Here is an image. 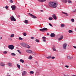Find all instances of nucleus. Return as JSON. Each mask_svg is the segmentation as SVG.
Instances as JSON below:
<instances>
[{"instance_id":"1","label":"nucleus","mask_w":76,"mask_h":76,"mask_svg":"<svg viewBox=\"0 0 76 76\" xmlns=\"http://www.w3.org/2000/svg\"><path fill=\"white\" fill-rule=\"evenodd\" d=\"M21 46L24 48H26L27 45V44L25 43H20Z\"/></svg>"},{"instance_id":"2","label":"nucleus","mask_w":76,"mask_h":76,"mask_svg":"<svg viewBox=\"0 0 76 76\" xmlns=\"http://www.w3.org/2000/svg\"><path fill=\"white\" fill-rule=\"evenodd\" d=\"M8 48H9V49L12 50H13L14 48H15V47L13 45H8Z\"/></svg>"},{"instance_id":"3","label":"nucleus","mask_w":76,"mask_h":76,"mask_svg":"<svg viewBox=\"0 0 76 76\" xmlns=\"http://www.w3.org/2000/svg\"><path fill=\"white\" fill-rule=\"evenodd\" d=\"M10 19L11 21H16V19H15V17H14L13 15L11 16L10 17Z\"/></svg>"},{"instance_id":"4","label":"nucleus","mask_w":76,"mask_h":76,"mask_svg":"<svg viewBox=\"0 0 76 76\" xmlns=\"http://www.w3.org/2000/svg\"><path fill=\"white\" fill-rule=\"evenodd\" d=\"M58 6V4L55 2H54L53 4V6L52 7L53 8H56Z\"/></svg>"},{"instance_id":"5","label":"nucleus","mask_w":76,"mask_h":76,"mask_svg":"<svg viewBox=\"0 0 76 76\" xmlns=\"http://www.w3.org/2000/svg\"><path fill=\"white\" fill-rule=\"evenodd\" d=\"M48 30V29L47 28H41L39 30V31H46Z\"/></svg>"},{"instance_id":"6","label":"nucleus","mask_w":76,"mask_h":76,"mask_svg":"<svg viewBox=\"0 0 76 76\" xmlns=\"http://www.w3.org/2000/svg\"><path fill=\"white\" fill-rule=\"evenodd\" d=\"M28 15H29L31 16V17L33 18L34 19H37V18L36 17V16L34 15H33L32 14H29Z\"/></svg>"},{"instance_id":"7","label":"nucleus","mask_w":76,"mask_h":76,"mask_svg":"<svg viewBox=\"0 0 76 76\" xmlns=\"http://www.w3.org/2000/svg\"><path fill=\"white\" fill-rule=\"evenodd\" d=\"M54 2H50L49 3V4H48L49 6L51 7H53V4H54Z\"/></svg>"},{"instance_id":"8","label":"nucleus","mask_w":76,"mask_h":76,"mask_svg":"<svg viewBox=\"0 0 76 76\" xmlns=\"http://www.w3.org/2000/svg\"><path fill=\"white\" fill-rule=\"evenodd\" d=\"M67 44L66 43H65L63 44V48L64 49H66V48Z\"/></svg>"},{"instance_id":"9","label":"nucleus","mask_w":76,"mask_h":76,"mask_svg":"<svg viewBox=\"0 0 76 76\" xmlns=\"http://www.w3.org/2000/svg\"><path fill=\"white\" fill-rule=\"evenodd\" d=\"M26 52L27 53H30L31 54L32 53V51L31 50H26Z\"/></svg>"},{"instance_id":"10","label":"nucleus","mask_w":76,"mask_h":76,"mask_svg":"<svg viewBox=\"0 0 76 76\" xmlns=\"http://www.w3.org/2000/svg\"><path fill=\"white\" fill-rule=\"evenodd\" d=\"M11 7L13 10H15L16 9V7L15 5L11 6Z\"/></svg>"},{"instance_id":"11","label":"nucleus","mask_w":76,"mask_h":76,"mask_svg":"<svg viewBox=\"0 0 76 76\" xmlns=\"http://www.w3.org/2000/svg\"><path fill=\"white\" fill-rule=\"evenodd\" d=\"M64 38V36L62 35L61 36L59 39H58V40L60 41L61 40H62Z\"/></svg>"},{"instance_id":"12","label":"nucleus","mask_w":76,"mask_h":76,"mask_svg":"<svg viewBox=\"0 0 76 76\" xmlns=\"http://www.w3.org/2000/svg\"><path fill=\"white\" fill-rule=\"evenodd\" d=\"M52 17L55 20H56L57 19V16L55 14L53 15Z\"/></svg>"},{"instance_id":"13","label":"nucleus","mask_w":76,"mask_h":76,"mask_svg":"<svg viewBox=\"0 0 76 76\" xmlns=\"http://www.w3.org/2000/svg\"><path fill=\"white\" fill-rule=\"evenodd\" d=\"M27 72L26 71H23L22 73V76H24L26 75Z\"/></svg>"},{"instance_id":"14","label":"nucleus","mask_w":76,"mask_h":76,"mask_svg":"<svg viewBox=\"0 0 76 76\" xmlns=\"http://www.w3.org/2000/svg\"><path fill=\"white\" fill-rule=\"evenodd\" d=\"M42 39H43V42H46V37H42Z\"/></svg>"},{"instance_id":"15","label":"nucleus","mask_w":76,"mask_h":76,"mask_svg":"<svg viewBox=\"0 0 76 76\" xmlns=\"http://www.w3.org/2000/svg\"><path fill=\"white\" fill-rule=\"evenodd\" d=\"M55 34L54 33H52L51 34V35H50V36H51V37H53L55 36Z\"/></svg>"},{"instance_id":"16","label":"nucleus","mask_w":76,"mask_h":76,"mask_svg":"<svg viewBox=\"0 0 76 76\" xmlns=\"http://www.w3.org/2000/svg\"><path fill=\"white\" fill-rule=\"evenodd\" d=\"M24 23H25L26 24H28V20H24Z\"/></svg>"},{"instance_id":"17","label":"nucleus","mask_w":76,"mask_h":76,"mask_svg":"<svg viewBox=\"0 0 76 76\" xmlns=\"http://www.w3.org/2000/svg\"><path fill=\"white\" fill-rule=\"evenodd\" d=\"M1 66H5V64L3 63H2L1 64Z\"/></svg>"},{"instance_id":"18","label":"nucleus","mask_w":76,"mask_h":76,"mask_svg":"<svg viewBox=\"0 0 76 76\" xmlns=\"http://www.w3.org/2000/svg\"><path fill=\"white\" fill-rule=\"evenodd\" d=\"M7 65H9V66H12V64L11 63H8L7 64Z\"/></svg>"},{"instance_id":"19","label":"nucleus","mask_w":76,"mask_h":76,"mask_svg":"<svg viewBox=\"0 0 76 76\" xmlns=\"http://www.w3.org/2000/svg\"><path fill=\"white\" fill-rule=\"evenodd\" d=\"M67 58L69 60H71V59L72 58V57L70 58V57L69 56H68Z\"/></svg>"},{"instance_id":"20","label":"nucleus","mask_w":76,"mask_h":76,"mask_svg":"<svg viewBox=\"0 0 76 76\" xmlns=\"http://www.w3.org/2000/svg\"><path fill=\"white\" fill-rule=\"evenodd\" d=\"M15 36V35L13 34H11L10 36V37H14Z\"/></svg>"},{"instance_id":"21","label":"nucleus","mask_w":76,"mask_h":76,"mask_svg":"<svg viewBox=\"0 0 76 76\" xmlns=\"http://www.w3.org/2000/svg\"><path fill=\"white\" fill-rule=\"evenodd\" d=\"M68 3L69 4H71L72 3V1H71L69 0L68 1Z\"/></svg>"},{"instance_id":"22","label":"nucleus","mask_w":76,"mask_h":76,"mask_svg":"<svg viewBox=\"0 0 76 76\" xmlns=\"http://www.w3.org/2000/svg\"><path fill=\"white\" fill-rule=\"evenodd\" d=\"M53 19V18H49L48 20H51Z\"/></svg>"},{"instance_id":"23","label":"nucleus","mask_w":76,"mask_h":76,"mask_svg":"<svg viewBox=\"0 0 76 76\" xmlns=\"http://www.w3.org/2000/svg\"><path fill=\"white\" fill-rule=\"evenodd\" d=\"M51 57V56H48V57H47L46 58L48 59H49V58H50Z\"/></svg>"},{"instance_id":"24","label":"nucleus","mask_w":76,"mask_h":76,"mask_svg":"<svg viewBox=\"0 0 76 76\" xmlns=\"http://www.w3.org/2000/svg\"><path fill=\"white\" fill-rule=\"evenodd\" d=\"M32 54H33L34 55H37V53H36L34 52H32Z\"/></svg>"},{"instance_id":"25","label":"nucleus","mask_w":76,"mask_h":76,"mask_svg":"<svg viewBox=\"0 0 76 76\" xmlns=\"http://www.w3.org/2000/svg\"><path fill=\"white\" fill-rule=\"evenodd\" d=\"M17 66L18 67V68L19 69H20V65L18 64L17 65Z\"/></svg>"},{"instance_id":"26","label":"nucleus","mask_w":76,"mask_h":76,"mask_svg":"<svg viewBox=\"0 0 76 76\" xmlns=\"http://www.w3.org/2000/svg\"><path fill=\"white\" fill-rule=\"evenodd\" d=\"M61 26L62 27H64L65 26V25L63 24H62L61 25Z\"/></svg>"},{"instance_id":"27","label":"nucleus","mask_w":76,"mask_h":76,"mask_svg":"<svg viewBox=\"0 0 76 76\" xmlns=\"http://www.w3.org/2000/svg\"><path fill=\"white\" fill-rule=\"evenodd\" d=\"M20 61L21 62H22V63H23L24 62V61H23V60H22V59L20 60Z\"/></svg>"},{"instance_id":"28","label":"nucleus","mask_w":76,"mask_h":76,"mask_svg":"<svg viewBox=\"0 0 76 76\" xmlns=\"http://www.w3.org/2000/svg\"><path fill=\"white\" fill-rule=\"evenodd\" d=\"M30 73L31 74H33L34 72L33 71H31L30 72Z\"/></svg>"},{"instance_id":"29","label":"nucleus","mask_w":76,"mask_h":76,"mask_svg":"<svg viewBox=\"0 0 76 76\" xmlns=\"http://www.w3.org/2000/svg\"><path fill=\"white\" fill-rule=\"evenodd\" d=\"M72 30H69V31H68V32L69 33H72Z\"/></svg>"},{"instance_id":"30","label":"nucleus","mask_w":76,"mask_h":76,"mask_svg":"<svg viewBox=\"0 0 76 76\" xmlns=\"http://www.w3.org/2000/svg\"><path fill=\"white\" fill-rule=\"evenodd\" d=\"M53 51H56V49L54 47H53Z\"/></svg>"},{"instance_id":"31","label":"nucleus","mask_w":76,"mask_h":76,"mask_svg":"<svg viewBox=\"0 0 76 76\" xmlns=\"http://www.w3.org/2000/svg\"><path fill=\"white\" fill-rule=\"evenodd\" d=\"M32 58V57L31 56H30L29 58V60H31Z\"/></svg>"},{"instance_id":"32","label":"nucleus","mask_w":76,"mask_h":76,"mask_svg":"<svg viewBox=\"0 0 76 76\" xmlns=\"http://www.w3.org/2000/svg\"><path fill=\"white\" fill-rule=\"evenodd\" d=\"M46 1V0H42L40 2H44Z\"/></svg>"},{"instance_id":"33","label":"nucleus","mask_w":76,"mask_h":76,"mask_svg":"<svg viewBox=\"0 0 76 76\" xmlns=\"http://www.w3.org/2000/svg\"><path fill=\"white\" fill-rule=\"evenodd\" d=\"M67 2V0H64V2L65 3H66Z\"/></svg>"},{"instance_id":"34","label":"nucleus","mask_w":76,"mask_h":76,"mask_svg":"<svg viewBox=\"0 0 76 76\" xmlns=\"http://www.w3.org/2000/svg\"><path fill=\"white\" fill-rule=\"evenodd\" d=\"M9 1H10V2L11 3H13V1L12 0H9Z\"/></svg>"},{"instance_id":"35","label":"nucleus","mask_w":76,"mask_h":76,"mask_svg":"<svg viewBox=\"0 0 76 76\" xmlns=\"http://www.w3.org/2000/svg\"><path fill=\"white\" fill-rule=\"evenodd\" d=\"M36 42H39V40H38L37 39H36V40H35Z\"/></svg>"},{"instance_id":"36","label":"nucleus","mask_w":76,"mask_h":76,"mask_svg":"<svg viewBox=\"0 0 76 76\" xmlns=\"http://www.w3.org/2000/svg\"><path fill=\"white\" fill-rule=\"evenodd\" d=\"M11 55H12V56H15V54L14 53H11Z\"/></svg>"},{"instance_id":"37","label":"nucleus","mask_w":76,"mask_h":76,"mask_svg":"<svg viewBox=\"0 0 76 76\" xmlns=\"http://www.w3.org/2000/svg\"><path fill=\"white\" fill-rule=\"evenodd\" d=\"M19 39L21 41H22V40H23L21 37H19Z\"/></svg>"},{"instance_id":"38","label":"nucleus","mask_w":76,"mask_h":76,"mask_svg":"<svg viewBox=\"0 0 76 76\" xmlns=\"http://www.w3.org/2000/svg\"><path fill=\"white\" fill-rule=\"evenodd\" d=\"M71 21H72V22H74L75 21V20L73 19H71Z\"/></svg>"},{"instance_id":"39","label":"nucleus","mask_w":76,"mask_h":76,"mask_svg":"<svg viewBox=\"0 0 76 76\" xmlns=\"http://www.w3.org/2000/svg\"><path fill=\"white\" fill-rule=\"evenodd\" d=\"M23 35L24 36H26V33H24L23 34Z\"/></svg>"},{"instance_id":"40","label":"nucleus","mask_w":76,"mask_h":76,"mask_svg":"<svg viewBox=\"0 0 76 76\" xmlns=\"http://www.w3.org/2000/svg\"><path fill=\"white\" fill-rule=\"evenodd\" d=\"M18 52L19 53L21 54V52H20V50H18Z\"/></svg>"},{"instance_id":"41","label":"nucleus","mask_w":76,"mask_h":76,"mask_svg":"<svg viewBox=\"0 0 76 76\" xmlns=\"http://www.w3.org/2000/svg\"><path fill=\"white\" fill-rule=\"evenodd\" d=\"M8 39H9V40H10V41L12 40V39L11 38H8Z\"/></svg>"},{"instance_id":"42","label":"nucleus","mask_w":76,"mask_h":76,"mask_svg":"<svg viewBox=\"0 0 76 76\" xmlns=\"http://www.w3.org/2000/svg\"><path fill=\"white\" fill-rule=\"evenodd\" d=\"M48 24H49V25L50 26H51V27L53 26L50 23H49Z\"/></svg>"},{"instance_id":"43","label":"nucleus","mask_w":76,"mask_h":76,"mask_svg":"<svg viewBox=\"0 0 76 76\" xmlns=\"http://www.w3.org/2000/svg\"><path fill=\"white\" fill-rule=\"evenodd\" d=\"M4 53L6 54V53H7V51H4L3 52Z\"/></svg>"},{"instance_id":"44","label":"nucleus","mask_w":76,"mask_h":76,"mask_svg":"<svg viewBox=\"0 0 76 76\" xmlns=\"http://www.w3.org/2000/svg\"><path fill=\"white\" fill-rule=\"evenodd\" d=\"M55 58V57L54 56H53V57L51 58V59H53Z\"/></svg>"},{"instance_id":"45","label":"nucleus","mask_w":76,"mask_h":76,"mask_svg":"<svg viewBox=\"0 0 76 76\" xmlns=\"http://www.w3.org/2000/svg\"><path fill=\"white\" fill-rule=\"evenodd\" d=\"M31 38L32 39H34V37H31Z\"/></svg>"},{"instance_id":"46","label":"nucleus","mask_w":76,"mask_h":76,"mask_svg":"<svg viewBox=\"0 0 76 76\" xmlns=\"http://www.w3.org/2000/svg\"><path fill=\"white\" fill-rule=\"evenodd\" d=\"M65 67H66V68H69V66H68V65H66L65 66Z\"/></svg>"},{"instance_id":"47","label":"nucleus","mask_w":76,"mask_h":76,"mask_svg":"<svg viewBox=\"0 0 76 76\" xmlns=\"http://www.w3.org/2000/svg\"><path fill=\"white\" fill-rule=\"evenodd\" d=\"M5 8L6 9H7V8H8V7L7 6H6Z\"/></svg>"},{"instance_id":"48","label":"nucleus","mask_w":76,"mask_h":76,"mask_svg":"<svg viewBox=\"0 0 76 76\" xmlns=\"http://www.w3.org/2000/svg\"><path fill=\"white\" fill-rule=\"evenodd\" d=\"M66 15V16H68V14L67 13L66 14H65Z\"/></svg>"},{"instance_id":"49","label":"nucleus","mask_w":76,"mask_h":76,"mask_svg":"<svg viewBox=\"0 0 76 76\" xmlns=\"http://www.w3.org/2000/svg\"><path fill=\"white\" fill-rule=\"evenodd\" d=\"M62 13H63V14H66L67 13H66V12H62Z\"/></svg>"},{"instance_id":"50","label":"nucleus","mask_w":76,"mask_h":76,"mask_svg":"<svg viewBox=\"0 0 76 76\" xmlns=\"http://www.w3.org/2000/svg\"><path fill=\"white\" fill-rule=\"evenodd\" d=\"M74 48L76 49V46H74Z\"/></svg>"},{"instance_id":"51","label":"nucleus","mask_w":76,"mask_h":76,"mask_svg":"<svg viewBox=\"0 0 76 76\" xmlns=\"http://www.w3.org/2000/svg\"><path fill=\"white\" fill-rule=\"evenodd\" d=\"M64 0H61V1L62 2H64Z\"/></svg>"},{"instance_id":"52","label":"nucleus","mask_w":76,"mask_h":76,"mask_svg":"<svg viewBox=\"0 0 76 76\" xmlns=\"http://www.w3.org/2000/svg\"><path fill=\"white\" fill-rule=\"evenodd\" d=\"M38 0V1H39L40 2H41V1H42V0Z\"/></svg>"},{"instance_id":"53","label":"nucleus","mask_w":76,"mask_h":76,"mask_svg":"<svg viewBox=\"0 0 76 76\" xmlns=\"http://www.w3.org/2000/svg\"><path fill=\"white\" fill-rule=\"evenodd\" d=\"M47 34V35H48H48H49V33H48Z\"/></svg>"},{"instance_id":"54","label":"nucleus","mask_w":76,"mask_h":76,"mask_svg":"<svg viewBox=\"0 0 76 76\" xmlns=\"http://www.w3.org/2000/svg\"><path fill=\"white\" fill-rule=\"evenodd\" d=\"M30 47H31L30 46H29V47H27V48L29 49V48H30Z\"/></svg>"},{"instance_id":"55","label":"nucleus","mask_w":76,"mask_h":76,"mask_svg":"<svg viewBox=\"0 0 76 76\" xmlns=\"http://www.w3.org/2000/svg\"><path fill=\"white\" fill-rule=\"evenodd\" d=\"M35 63L36 64H38V62H37V61H35Z\"/></svg>"},{"instance_id":"56","label":"nucleus","mask_w":76,"mask_h":76,"mask_svg":"<svg viewBox=\"0 0 76 76\" xmlns=\"http://www.w3.org/2000/svg\"><path fill=\"white\" fill-rule=\"evenodd\" d=\"M64 76H69V75L67 76V75H64Z\"/></svg>"},{"instance_id":"57","label":"nucleus","mask_w":76,"mask_h":76,"mask_svg":"<svg viewBox=\"0 0 76 76\" xmlns=\"http://www.w3.org/2000/svg\"><path fill=\"white\" fill-rule=\"evenodd\" d=\"M18 17H20V16L19 15H18Z\"/></svg>"},{"instance_id":"58","label":"nucleus","mask_w":76,"mask_h":76,"mask_svg":"<svg viewBox=\"0 0 76 76\" xmlns=\"http://www.w3.org/2000/svg\"><path fill=\"white\" fill-rule=\"evenodd\" d=\"M72 76H75V75H72Z\"/></svg>"},{"instance_id":"59","label":"nucleus","mask_w":76,"mask_h":76,"mask_svg":"<svg viewBox=\"0 0 76 76\" xmlns=\"http://www.w3.org/2000/svg\"><path fill=\"white\" fill-rule=\"evenodd\" d=\"M75 11H73V12H75Z\"/></svg>"},{"instance_id":"60","label":"nucleus","mask_w":76,"mask_h":76,"mask_svg":"<svg viewBox=\"0 0 76 76\" xmlns=\"http://www.w3.org/2000/svg\"><path fill=\"white\" fill-rule=\"evenodd\" d=\"M55 47V46L54 45H53V47Z\"/></svg>"},{"instance_id":"61","label":"nucleus","mask_w":76,"mask_h":76,"mask_svg":"<svg viewBox=\"0 0 76 76\" xmlns=\"http://www.w3.org/2000/svg\"><path fill=\"white\" fill-rule=\"evenodd\" d=\"M75 30L76 31V28H75Z\"/></svg>"},{"instance_id":"62","label":"nucleus","mask_w":76,"mask_h":76,"mask_svg":"<svg viewBox=\"0 0 76 76\" xmlns=\"http://www.w3.org/2000/svg\"><path fill=\"white\" fill-rule=\"evenodd\" d=\"M41 11L42 12V10H41Z\"/></svg>"},{"instance_id":"63","label":"nucleus","mask_w":76,"mask_h":76,"mask_svg":"<svg viewBox=\"0 0 76 76\" xmlns=\"http://www.w3.org/2000/svg\"><path fill=\"white\" fill-rule=\"evenodd\" d=\"M7 76H10V75H7Z\"/></svg>"},{"instance_id":"64","label":"nucleus","mask_w":76,"mask_h":76,"mask_svg":"<svg viewBox=\"0 0 76 76\" xmlns=\"http://www.w3.org/2000/svg\"><path fill=\"white\" fill-rule=\"evenodd\" d=\"M9 74L8 73H7V75H8Z\"/></svg>"}]
</instances>
